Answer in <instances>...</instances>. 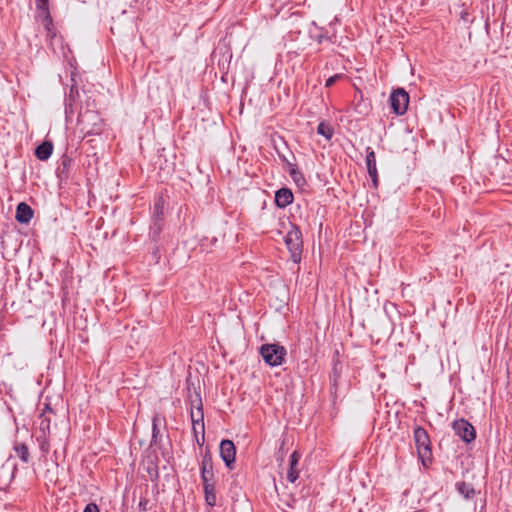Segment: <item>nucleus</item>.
I'll use <instances>...</instances> for the list:
<instances>
[{
	"label": "nucleus",
	"mask_w": 512,
	"mask_h": 512,
	"mask_svg": "<svg viewBox=\"0 0 512 512\" xmlns=\"http://www.w3.org/2000/svg\"><path fill=\"white\" fill-rule=\"evenodd\" d=\"M77 125L85 136L99 135L103 131L104 121L95 110V101L91 100L90 97H87L85 107L81 103Z\"/></svg>",
	"instance_id": "nucleus-1"
},
{
	"label": "nucleus",
	"mask_w": 512,
	"mask_h": 512,
	"mask_svg": "<svg viewBox=\"0 0 512 512\" xmlns=\"http://www.w3.org/2000/svg\"><path fill=\"white\" fill-rule=\"evenodd\" d=\"M413 439L418 459L425 468H428L433 462L432 444L428 432L422 426H415L413 429Z\"/></svg>",
	"instance_id": "nucleus-2"
},
{
	"label": "nucleus",
	"mask_w": 512,
	"mask_h": 512,
	"mask_svg": "<svg viewBox=\"0 0 512 512\" xmlns=\"http://www.w3.org/2000/svg\"><path fill=\"white\" fill-rule=\"evenodd\" d=\"M284 242L290 253L291 260L294 263H300L303 251V240L299 226L290 223V229L284 237Z\"/></svg>",
	"instance_id": "nucleus-3"
},
{
	"label": "nucleus",
	"mask_w": 512,
	"mask_h": 512,
	"mask_svg": "<svg viewBox=\"0 0 512 512\" xmlns=\"http://www.w3.org/2000/svg\"><path fill=\"white\" fill-rule=\"evenodd\" d=\"M260 354L266 364L275 367L284 362L287 351L279 344H264L260 348Z\"/></svg>",
	"instance_id": "nucleus-4"
},
{
	"label": "nucleus",
	"mask_w": 512,
	"mask_h": 512,
	"mask_svg": "<svg viewBox=\"0 0 512 512\" xmlns=\"http://www.w3.org/2000/svg\"><path fill=\"white\" fill-rule=\"evenodd\" d=\"M196 402L197 406L196 409L198 410V418L194 417L192 415V430L193 434L195 436V439L199 445H202L204 442V434H205V428H204V413H203V404L202 399L200 396V393L196 392Z\"/></svg>",
	"instance_id": "nucleus-5"
},
{
	"label": "nucleus",
	"mask_w": 512,
	"mask_h": 512,
	"mask_svg": "<svg viewBox=\"0 0 512 512\" xmlns=\"http://www.w3.org/2000/svg\"><path fill=\"white\" fill-rule=\"evenodd\" d=\"M389 100L391 109L395 114L403 115L406 113L409 105V94L403 88L393 91Z\"/></svg>",
	"instance_id": "nucleus-6"
},
{
	"label": "nucleus",
	"mask_w": 512,
	"mask_h": 512,
	"mask_svg": "<svg viewBox=\"0 0 512 512\" xmlns=\"http://www.w3.org/2000/svg\"><path fill=\"white\" fill-rule=\"evenodd\" d=\"M452 428L455 434L458 435L466 443H470L476 438L475 428L464 418L453 421Z\"/></svg>",
	"instance_id": "nucleus-7"
},
{
	"label": "nucleus",
	"mask_w": 512,
	"mask_h": 512,
	"mask_svg": "<svg viewBox=\"0 0 512 512\" xmlns=\"http://www.w3.org/2000/svg\"><path fill=\"white\" fill-rule=\"evenodd\" d=\"M220 456L224 461L225 465L232 469V466L235 462L236 456V448L233 441L229 439H224L220 443Z\"/></svg>",
	"instance_id": "nucleus-8"
},
{
	"label": "nucleus",
	"mask_w": 512,
	"mask_h": 512,
	"mask_svg": "<svg viewBox=\"0 0 512 512\" xmlns=\"http://www.w3.org/2000/svg\"><path fill=\"white\" fill-rule=\"evenodd\" d=\"M161 420L165 423V418H161L159 414H155L152 418V437L150 441V447H157L162 450L164 448L163 444V434H161L159 429V424Z\"/></svg>",
	"instance_id": "nucleus-9"
},
{
	"label": "nucleus",
	"mask_w": 512,
	"mask_h": 512,
	"mask_svg": "<svg viewBox=\"0 0 512 512\" xmlns=\"http://www.w3.org/2000/svg\"><path fill=\"white\" fill-rule=\"evenodd\" d=\"M200 474H201V480L205 481H214V472H213V460L210 452H206L201 461L200 466Z\"/></svg>",
	"instance_id": "nucleus-10"
},
{
	"label": "nucleus",
	"mask_w": 512,
	"mask_h": 512,
	"mask_svg": "<svg viewBox=\"0 0 512 512\" xmlns=\"http://www.w3.org/2000/svg\"><path fill=\"white\" fill-rule=\"evenodd\" d=\"M55 412L51 408L49 404H45L42 412L39 416V432L40 434H50V424H51V415H54Z\"/></svg>",
	"instance_id": "nucleus-11"
},
{
	"label": "nucleus",
	"mask_w": 512,
	"mask_h": 512,
	"mask_svg": "<svg viewBox=\"0 0 512 512\" xmlns=\"http://www.w3.org/2000/svg\"><path fill=\"white\" fill-rule=\"evenodd\" d=\"M34 210L25 202H20L16 207L15 219L21 224H28L33 218Z\"/></svg>",
	"instance_id": "nucleus-12"
},
{
	"label": "nucleus",
	"mask_w": 512,
	"mask_h": 512,
	"mask_svg": "<svg viewBox=\"0 0 512 512\" xmlns=\"http://www.w3.org/2000/svg\"><path fill=\"white\" fill-rule=\"evenodd\" d=\"M294 199L291 189L283 187L275 193V204L279 208H285L292 204Z\"/></svg>",
	"instance_id": "nucleus-13"
},
{
	"label": "nucleus",
	"mask_w": 512,
	"mask_h": 512,
	"mask_svg": "<svg viewBox=\"0 0 512 512\" xmlns=\"http://www.w3.org/2000/svg\"><path fill=\"white\" fill-rule=\"evenodd\" d=\"M203 490H204V498L205 502L208 506L214 507L216 505V480L214 481H202Z\"/></svg>",
	"instance_id": "nucleus-14"
},
{
	"label": "nucleus",
	"mask_w": 512,
	"mask_h": 512,
	"mask_svg": "<svg viewBox=\"0 0 512 512\" xmlns=\"http://www.w3.org/2000/svg\"><path fill=\"white\" fill-rule=\"evenodd\" d=\"M301 458V454L298 451H294L289 458V469L287 471V480L291 483H295V481L299 477V471L297 470V465Z\"/></svg>",
	"instance_id": "nucleus-15"
},
{
	"label": "nucleus",
	"mask_w": 512,
	"mask_h": 512,
	"mask_svg": "<svg viewBox=\"0 0 512 512\" xmlns=\"http://www.w3.org/2000/svg\"><path fill=\"white\" fill-rule=\"evenodd\" d=\"M342 371H343V364L337 357H334L332 359V370L330 372L329 379H330L331 387L335 391L337 390L338 383H339V380L342 375Z\"/></svg>",
	"instance_id": "nucleus-16"
},
{
	"label": "nucleus",
	"mask_w": 512,
	"mask_h": 512,
	"mask_svg": "<svg viewBox=\"0 0 512 512\" xmlns=\"http://www.w3.org/2000/svg\"><path fill=\"white\" fill-rule=\"evenodd\" d=\"M164 227V221H151L149 228V240L154 244H159L162 241V232Z\"/></svg>",
	"instance_id": "nucleus-17"
},
{
	"label": "nucleus",
	"mask_w": 512,
	"mask_h": 512,
	"mask_svg": "<svg viewBox=\"0 0 512 512\" xmlns=\"http://www.w3.org/2000/svg\"><path fill=\"white\" fill-rule=\"evenodd\" d=\"M165 199L158 196L154 200L151 221H164Z\"/></svg>",
	"instance_id": "nucleus-18"
},
{
	"label": "nucleus",
	"mask_w": 512,
	"mask_h": 512,
	"mask_svg": "<svg viewBox=\"0 0 512 512\" xmlns=\"http://www.w3.org/2000/svg\"><path fill=\"white\" fill-rule=\"evenodd\" d=\"M53 152V144L50 141H44L35 149V156L40 161H46Z\"/></svg>",
	"instance_id": "nucleus-19"
},
{
	"label": "nucleus",
	"mask_w": 512,
	"mask_h": 512,
	"mask_svg": "<svg viewBox=\"0 0 512 512\" xmlns=\"http://www.w3.org/2000/svg\"><path fill=\"white\" fill-rule=\"evenodd\" d=\"M455 489L466 500L472 499L476 494V491H475L473 485L471 483H467L465 481L456 482Z\"/></svg>",
	"instance_id": "nucleus-20"
},
{
	"label": "nucleus",
	"mask_w": 512,
	"mask_h": 512,
	"mask_svg": "<svg viewBox=\"0 0 512 512\" xmlns=\"http://www.w3.org/2000/svg\"><path fill=\"white\" fill-rule=\"evenodd\" d=\"M71 158L67 155L61 157V161L56 169L57 177L61 180L68 177L69 168L71 166Z\"/></svg>",
	"instance_id": "nucleus-21"
},
{
	"label": "nucleus",
	"mask_w": 512,
	"mask_h": 512,
	"mask_svg": "<svg viewBox=\"0 0 512 512\" xmlns=\"http://www.w3.org/2000/svg\"><path fill=\"white\" fill-rule=\"evenodd\" d=\"M14 451L23 463H28L30 461L29 449L26 444H16L14 446Z\"/></svg>",
	"instance_id": "nucleus-22"
},
{
	"label": "nucleus",
	"mask_w": 512,
	"mask_h": 512,
	"mask_svg": "<svg viewBox=\"0 0 512 512\" xmlns=\"http://www.w3.org/2000/svg\"><path fill=\"white\" fill-rule=\"evenodd\" d=\"M288 172H289L291 178L293 179V181L297 185H300L301 183L305 182V179H304L302 173L299 171L296 164L288 163Z\"/></svg>",
	"instance_id": "nucleus-23"
},
{
	"label": "nucleus",
	"mask_w": 512,
	"mask_h": 512,
	"mask_svg": "<svg viewBox=\"0 0 512 512\" xmlns=\"http://www.w3.org/2000/svg\"><path fill=\"white\" fill-rule=\"evenodd\" d=\"M49 436L50 434H39L36 438L39 445V449L44 455L48 454L50 450Z\"/></svg>",
	"instance_id": "nucleus-24"
},
{
	"label": "nucleus",
	"mask_w": 512,
	"mask_h": 512,
	"mask_svg": "<svg viewBox=\"0 0 512 512\" xmlns=\"http://www.w3.org/2000/svg\"><path fill=\"white\" fill-rule=\"evenodd\" d=\"M317 133L324 136L327 140H331L334 131L331 125L320 122L317 127Z\"/></svg>",
	"instance_id": "nucleus-25"
},
{
	"label": "nucleus",
	"mask_w": 512,
	"mask_h": 512,
	"mask_svg": "<svg viewBox=\"0 0 512 512\" xmlns=\"http://www.w3.org/2000/svg\"><path fill=\"white\" fill-rule=\"evenodd\" d=\"M366 166L367 170L375 169L376 167V155L371 147L366 148Z\"/></svg>",
	"instance_id": "nucleus-26"
},
{
	"label": "nucleus",
	"mask_w": 512,
	"mask_h": 512,
	"mask_svg": "<svg viewBox=\"0 0 512 512\" xmlns=\"http://www.w3.org/2000/svg\"><path fill=\"white\" fill-rule=\"evenodd\" d=\"M80 97L77 86L72 85L70 87L69 93L66 95L65 100L69 102L76 103L77 99Z\"/></svg>",
	"instance_id": "nucleus-27"
},
{
	"label": "nucleus",
	"mask_w": 512,
	"mask_h": 512,
	"mask_svg": "<svg viewBox=\"0 0 512 512\" xmlns=\"http://www.w3.org/2000/svg\"><path fill=\"white\" fill-rule=\"evenodd\" d=\"M76 103L69 102L65 100V117L66 121L70 122L72 121V116L74 114V106Z\"/></svg>",
	"instance_id": "nucleus-28"
},
{
	"label": "nucleus",
	"mask_w": 512,
	"mask_h": 512,
	"mask_svg": "<svg viewBox=\"0 0 512 512\" xmlns=\"http://www.w3.org/2000/svg\"><path fill=\"white\" fill-rule=\"evenodd\" d=\"M314 39L316 40V42L318 44H322L325 41L330 42V43H334L335 42L333 40V37L328 36L327 33H324L323 31H321L320 33L316 34L314 36Z\"/></svg>",
	"instance_id": "nucleus-29"
},
{
	"label": "nucleus",
	"mask_w": 512,
	"mask_h": 512,
	"mask_svg": "<svg viewBox=\"0 0 512 512\" xmlns=\"http://www.w3.org/2000/svg\"><path fill=\"white\" fill-rule=\"evenodd\" d=\"M42 24H43V26L45 27V29L47 31L51 30V27L53 25V21H52V17L50 15V12L43 13Z\"/></svg>",
	"instance_id": "nucleus-30"
},
{
	"label": "nucleus",
	"mask_w": 512,
	"mask_h": 512,
	"mask_svg": "<svg viewBox=\"0 0 512 512\" xmlns=\"http://www.w3.org/2000/svg\"><path fill=\"white\" fill-rule=\"evenodd\" d=\"M36 7L42 13L49 11V0H36Z\"/></svg>",
	"instance_id": "nucleus-31"
},
{
	"label": "nucleus",
	"mask_w": 512,
	"mask_h": 512,
	"mask_svg": "<svg viewBox=\"0 0 512 512\" xmlns=\"http://www.w3.org/2000/svg\"><path fill=\"white\" fill-rule=\"evenodd\" d=\"M368 171V174L371 178V181H372V184H373V187L374 188H377L378 185H379V178H378V171H377V168L375 169H371V170H367Z\"/></svg>",
	"instance_id": "nucleus-32"
},
{
	"label": "nucleus",
	"mask_w": 512,
	"mask_h": 512,
	"mask_svg": "<svg viewBox=\"0 0 512 512\" xmlns=\"http://www.w3.org/2000/svg\"><path fill=\"white\" fill-rule=\"evenodd\" d=\"M148 473H149L150 478H151L152 481H158V479H159V472H158V467L157 466L149 467L148 468Z\"/></svg>",
	"instance_id": "nucleus-33"
},
{
	"label": "nucleus",
	"mask_w": 512,
	"mask_h": 512,
	"mask_svg": "<svg viewBox=\"0 0 512 512\" xmlns=\"http://www.w3.org/2000/svg\"><path fill=\"white\" fill-rule=\"evenodd\" d=\"M190 403H191L190 418L192 419V415H194V417L198 418V410L196 409V406H197L196 396L194 397V399L190 400Z\"/></svg>",
	"instance_id": "nucleus-34"
},
{
	"label": "nucleus",
	"mask_w": 512,
	"mask_h": 512,
	"mask_svg": "<svg viewBox=\"0 0 512 512\" xmlns=\"http://www.w3.org/2000/svg\"><path fill=\"white\" fill-rule=\"evenodd\" d=\"M149 500L147 498L142 497L139 501L138 508L140 511L145 512L148 510Z\"/></svg>",
	"instance_id": "nucleus-35"
},
{
	"label": "nucleus",
	"mask_w": 512,
	"mask_h": 512,
	"mask_svg": "<svg viewBox=\"0 0 512 512\" xmlns=\"http://www.w3.org/2000/svg\"><path fill=\"white\" fill-rule=\"evenodd\" d=\"M83 512H100V510L96 503L91 502L86 505Z\"/></svg>",
	"instance_id": "nucleus-36"
},
{
	"label": "nucleus",
	"mask_w": 512,
	"mask_h": 512,
	"mask_svg": "<svg viewBox=\"0 0 512 512\" xmlns=\"http://www.w3.org/2000/svg\"><path fill=\"white\" fill-rule=\"evenodd\" d=\"M341 78V75L340 74H335L331 77H329L327 80H326V83H325V86L326 87H331L335 84V82Z\"/></svg>",
	"instance_id": "nucleus-37"
},
{
	"label": "nucleus",
	"mask_w": 512,
	"mask_h": 512,
	"mask_svg": "<svg viewBox=\"0 0 512 512\" xmlns=\"http://www.w3.org/2000/svg\"><path fill=\"white\" fill-rule=\"evenodd\" d=\"M160 246H161V243L154 244V248H153V251H152L153 258H155L156 261H158L160 259V257H161Z\"/></svg>",
	"instance_id": "nucleus-38"
},
{
	"label": "nucleus",
	"mask_w": 512,
	"mask_h": 512,
	"mask_svg": "<svg viewBox=\"0 0 512 512\" xmlns=\"http://www.w3.org/2000/svg\"><path fill=\"white\" fill-rule=\"evenodd\" d=\"M276 152H277L278 157L280 158V160L282 161L283 164L288 166V163H291L288 160V158L283 153H281L277 148H276Z\"/></svg>",
	"instance_id": "nucleus-39"
}]
</instances>
